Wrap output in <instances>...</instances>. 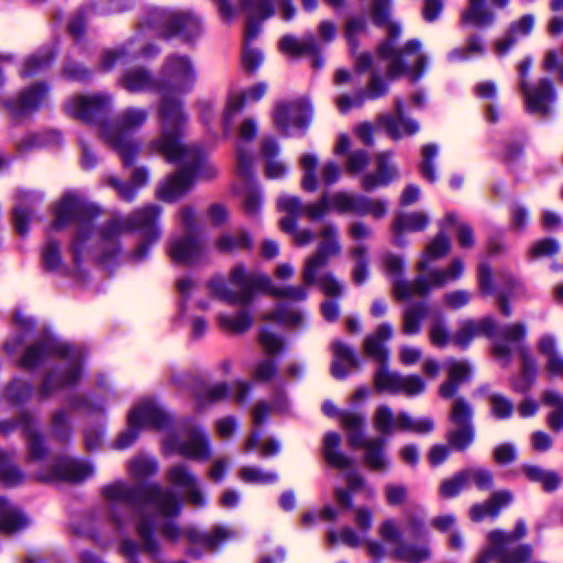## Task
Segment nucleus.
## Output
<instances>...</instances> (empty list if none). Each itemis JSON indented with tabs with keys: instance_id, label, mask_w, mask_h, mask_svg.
<instances>
[{
	"instance_id": "f257e3e1",
	"label": "nucleus",
	"mask_w": 563,
	"mask_h": 563,
	"mask_svg": "<svg viewBox=\"0 0 563 563\" xmlns=\"http://www.w3.org/2000/svg\"><path fill=\"white\" fill-rule=\"evenodd\" d=\"M107 500L120 504L139 512L136 530L145 552L156 555L159 544L154 537L155 518L148 512L155 510L161 517H174L180 506L177 496L158 485L131 487L122 482L112 483L103 488Z\"/></svg>"
},
{
	"instance_id": "f03ea898",
	"label": "nucleus",
	"mask_w": 563,
	"mask_h": 563,
	"mask_svg": "<svg viewBox=\"0 0 563 563\" xmlns=\"http://www.w3.org/2000/svg\"><path fill=\"white\" fill-rule=\"evenodd\" d=\"M307 286L276 287L264 274L250 272L243 264L234 265L229 272L228 279L217 275L209 279L208 289L219 300L230 305L244 306L252 300L253 292L261 289L277 298L301 301L307 298Z\"/></svg>"
},
{
	"instance_id": "7ed1b4c3",
	"label": "nucleus",
	"mask_w": 563,
	"mask_h": 563,
	"mask_svg": "<svg viewBox=\"0 0 563 563\" xmlns=\"http://www.w3.org/2000/svg\"><path fill=\"white\" fill-rule=\"evenodd\" d=\"M162 79L159 80V119L162 130L164 129V109L168 108L177 119L174 126H185L186 117L181 111L179 96L188 92L195 85L197 71L192 60L187 55L173 54L166 57L161 68Z\"/></svg>"
},
{
	"instance_id": "20e7f679",
	"label": "nucleus",
	"mask_w": 563,
	"mask_h": 563,
	"mask_svg": "<svg viewBox=\"0 0 563 563\" xmlns=\"http://www.w3.org/2000/svg\"><path fill=\"white\" fill-rule=\"evenodd\" d=\"M176 119L177 113L174 115L165 107L164 129L161 136L151 143L150 148L164 155L170 163L184 165L194 180L196 178L213 179L218 175L217 167L203 158L197 147L186 146L180 142L184 126H174V120Z\"/></svg>"
},
{
	"instance_id": "39448f33",
	"label": "nucleus",
	"mask_w": 563,
	"mask_h": 563,
	"mask_svg": "<svg viewBox=\"0 0 563 563\" xmlns=\"http://www.w3.org/2000/svg\"><path fill=\"white\" fill-rule=\"evenodd\" d=\"M384 267L393 279L394 294L398 300L426 296L432 288H441L448 283L459 279L464 272L463 261L455 258L445 269H434L428 275H420L413 282H407L401 279L404 261L395 254L385 255Z\"/></svg>"
},
{
	"instance_id": "423d86ee",
	"label": "nucleus",
	"mask_w": 563,
	"mask_h": 563,
	"mask_svg": "<svg viewBox=\"0 0 563 563\" xmlns=\"http://www.w3.org/2000/svg\"><path fill=\"white\" fill-rule=\"evenodd\" d=\"M161 213L158 207L148 206L136 210L132 217L125 219L114 218L106 223L100 231V240L104 246L110 245L112 252L118 251L117 240L130 230H142L144 241L137 245L132 254L134 261H141L148 250L150 243L158 239V230L155 227Z\"/></svg>"
},
{
	"instance_id": "0eeeda50",
	"label": "nucleus",
	"mask_w": 563,
	"mask_h": 563,
	"mask_svg": "<svg viewBox=\"0 0 563 563\" xmlns=\"http://www.w3.org/2000/svg\"><path fill=\"white\" fill-rule=\"evenodd\" d=\"M240 5L247 12L242 64L247 71H253L260 66L263 57L258 51L250 47L249 43L258 35L261 22L274 14L275 5L280 7L283 18L286 21L295 16L296 9L291 0H240Z\"/></svg>"
},
{
	"instance_id": "6e6552de",
	"label": "nucleus",
	"mask_w": 563,
	"mask_h": 563,
	"mask_svg": "<svg viewBox=\"0 0 563 563\" xmlns=\"http://www.w3.org/2000/svg\"><path fill=\"white\" fill-rule=\"evenodd\" d=\"M148 111L141 107H128L120 111L112 123L102 128V137L118 152L125 165L133 163L139 146L131 134L145 124Z\"/></svg>"
},
{
	"instance_id": "1a4fd4ad",
	"label": "nucleus",
	"mask_w": 563,
	"mask_h": 563,
	"mask_svg": "<svg viewBox=\"0 0 563 563\" xmlns=\"http://www.w3.org/2000/svg\"><path fill=\"white\" fill-rule=\"evenodd\" d=\"M398 37H388L378 47L379 56L388 62L387 76L390 79L408 75L417 80L426 66L427 58L420 52L421 43L416 40L407 42L401 49L395 48Z\"/></svg>"
},
{
	"instance_id": "9d476101",
	"label": "nucleus",
	"mask_w": 563,
	"mask_h": 563,
	"mask_svg": "<svg viewBox=\"0 0 563 563\" xmlns=\"http://www.w3.org/2000/svg\"><path fill=\"white\" fill-rule=\"evenodd\" d=\"M341 422L349 432V443L353 449L365 450L364 462L372 471L384 472L389 467L385 453L386 440L384 438L366 439L363 433L365 418L354 412H343Z\"/></svg>"
},
{
	"instance_id": "9b49d317",
	"label": "nucleus",
	"mask_w": 563,
	"mask_h": 563,
	"mask_svg": "<svg viewBox=\"0 0 563 563\" xmlns=\"http://www.w3.org/2000/svg\"><path fill=\"white\" fill-rule=\"evenodd\" d=\"M526 533L527 528L522 521L516 525L511 533H505L500 530L490 531L487 536L488 545L476 563H489L490 558L498 559L499 563H523L529 561L532 556V548L528 544L520 545L511 552L507 551L510 543L522 539Z\"/></svg>"
},
{
	"instance_id": "f8f14e48",
	"label": "nucleus",
	"mask_w": 563,
	"mask_h": 563,
	"mask_svg": "<svg viewBox=\"0 0 563 563\" xmlns=\"http://www.w3.org/2000/svg\"><path fill=\"white\" fill-rule=\"evenodd\" d=\"M162 534L170 541L186 537L189 542L188 553L195 558H200L207 552L217 551L224 542L235 536L234 531L225 527L219 526L205 533L191 527L180 529L173 521H167L162 526Z\"/></svg>"
},
{
	"instance_id": "ddd939ff",
	"label": "nucleus",
	"mask_w": 563,
	"mask_h": 563,
	"mask_svg": "<svg viewBox=\"0 0 563 563\" xmlns=\"http://www.w3.org/2000/svg\"><path fill=\"white\" fill-rule=\"evenodd\" d=\"M54 352L59 354L60 356L71 357L70 366L63 378L57 377L55 374H51L43 385V393L48 394L49 389L53 387H63L67 385H71L75 383L80 376V369L76 362V356L71 354V349L66 343H53L47 341L42 344H36L30 346L24 354L21 364L24 367L31 368L35 366L48 352Z\"/></svg>"
},
{
	"instance_id": "4468645a",
	"label": "nucleus",
	"mask_w": 563,
	"mask_h": 563,
	"mask_svg": "<svg viewBox=\"0 0 563 563\" xmlns=\"http://www.w3.org/2000/svg\"><path fill=\"white\" fill-rule=\"evenodd\" d=\"M318 236L317 251L307 258L302 271V280L306 285L317 283V272L327 265L329 258L340 255L342 251L339 230L333 223H325L319 231Z\"/></svg>"
},
{
	"instance_id": "2eb2a0df",
	"label": "nucleus",
	"mask_w": 563,
	"mask_h": 563,
	"mask_svg": "<svg viewBox=\"0 0 563 563\" xmlns=\"http://www.w3.org/2000/svg\"><path fill=\"white\" fill-rule=\"evenodd\" d=\"M144 23L162 33H178L186 38L197 36L201 31L200 19L189 11L170 13L157 9L150 12Z\"/></svg>"
},
{
	"instance_id": "dca6fc26",
	"label": "nucleus",
	"mask_w": 563,
	"mask_h": 563,
	"mask_svg": "<svg viewBox=\"0 0 563 563\" xmlns=\"http://www.w3.org/2000/svg\"><path fill=\"white\" fill-rule=\"evenodd\" d=\"M168 416L155 404L147 401L135 407L129 416V429L117 440V448L125 449L137 438L139 430L146 427L163 428Z\"/></svg>"
},
{
	"instance_id": "f3484780",
	"label": "nucleus",
	"mask_w": 563,
	"mask_h": 563,
	"mask_svg": "<svg viewBox=\"0 0 563 563\" xmlns=\"http://www.w3.org/2000/svg\"><path fill=\"white\" fill-rule=\"evenodd\" d=\"M96 213L95 207L88 205L82 199L74 196L67 195L62 201L57 205L55 209V227L59 228L68 222L78 221L84 224L86 220H89ZM85 228H80L75 240L74 251H79V245L86 239Z\"/></svg>"
},
{
	"instance_id": "a211bd4d",
	"label": "nucleus",
	"mask_w": 563,
	"mask_h": 563,
	"mask_svg": "<svg viewBox=\"0 0 563 563\" xmlns=\"http://www.w3.org/2000/svg\"><path fill=\"white\" fill-rule=\"evenodd\" d=\"M532 65L531 58L522 60L518 70L520 74V85L526 98V104L530 112L547 114L549 112V102L553 99V88L548 79H542L534 88H528L526 77Z\"/></svg>"
},
{
	"instance_id": "6ab92c4d",
	"label": "nucleus",
	"mask_w": 563,
	"mask_h": 563,
	"mask_svg": "<svg viewBox=\"0 0 563 563\" xmlns=\"http://www.w3.org/2000/svg\"><path fill=\"white\" fill-rule=\"evenodd\" d=\"M163 450L165 454L178 453L196 461H206L210 456L207 439L198 429L190 430L187 440L183 442L173 434L167 435L163 441Z\"/></svg>"
},
{
	"instance_id": "aec40b11",
	"label": "nucleus",
	"mask_w": 563,
	"mask_h": 563,
	"mask_svg": "<svg viewBox=\"0 0 563 563\" xmlns=\"http://www.w3.org/2000/svg\"><path fill=\"white\" fill-rule=\"evenodd\" d=\"M278 209L295 218L306 214L314 221L324 217L330 208V201L327 196H322L318 201L303 206L301 200L295 196L283 195L277 201Z\"/></svg>"
},
{
	"instance_id": "412c9836",
	"label": "nucleus",
	"mask_w": 563,
	"mask_h": 563,
	"mask_svg": "<svg viewBox=\"0 0 563 563\" xmlns=\"http://www.w3.org/2000/svg\"><path fill=\"white\" fill-rule=\"evenodd\" d=\"M308 110L303 101L279 103L274 114L275 124L286 134L294 128L301 129L307 122Z\"/></svg>"
},
{
	"instance_id": "4be33fe9",
	"label": "nucleus",
	"mask_w": 563,
	"mask_h": 563,
	"mask_svg": "<svg viewBox=\"0 0 563 563\" xmlns=\"http://www.w3.org/2000/svg\"><path fill=\"white\" fill-rule=\"evenodd\" d=\"M167 479L176 487L184 490L187 500L196 507L205 504L202 493L198 487L196 476L184 464H176L167 472Z\"/></svg>"
},
{
	"instance_id": "5701e85b",
	"label": "nucleus",
	"mask_w": 563,
	"mask_h": 563,
	"mask_svg": "<svg viewBox=\"0 0 563 563\" xmlns=\"http://www.w3.org/2000/svg\"><path fill=\"white\" fill-rule=\"evenodd\" d=\"M194 186V178L184 165L175 174L169 176L157 189V197L167 202H173L184 197Z\"/></svg>"
},
{
	"instance_id": "b1692460",
	"label": "nucleus",
	"mask_w": 563,
	"mask_h": 563,
	"mask_svg": "<svg viewBox=\"0 0 563 563\" xmlns=\"http://www.w3.org/2000/svg\"><path fill=\"white\" fill-rule=\"evenodd\" d=\"M111 102V98L106 95L79 96L74 98L67 104V111L77 118L91 120L103 111Z\"/></svg>"
},
{
	"instance_id": "393cba45",
	"label": "nucleus",
	"mask_w": 563,
	"mask_h": 563,
	"mask_svg": "<svg viewBox=\"0 0 563 563\" xmlns=\"http://www.w3.org/2000/svg\"><path fill=\"white\" fill-rule=\"evenodd\" d=\"M120 86L129 92L154 91L159 93V80L143 67L128 69L120 79Z\"/></svg>"
},
{
	"instance_id": "a878e982",
	"label": "nucleus",
	"mask_w": 563,
	"mask_h": 563,
	"mask_svg": "<svg viewBox=\"0 0 563 563\" xmlns=\"http://www.w3.org/2000/svg\"><path fill=\"white\" fill-rule=\"evenodd\" d=\"M47 97V88L43 84H35L24 89L16 100L8 107L14 115H22L37 109Z\"/></svg>"
},
{
	"instance_id": "bb28decb",
	"label": "nucleus",
	"mask_w": 563,
	"mask_h": 563,
	"mask_svg": "<svg viewBox=\"0 0 563 563\" xmlns=\"http://www.w3.org/2000/svg\"><path fill=\"white\" fill-rule=\"evenodd\" d=\"M205 252L203 243L192 236L176 239L169 247V255L174 262L191 264Z\"/></svg>"
},
{
	"instance_id": "cd10ccee",
	"label": "nucleus",
	"mask_w": 563,
	"mask_h": 563,
	"mask_svg": "<svg viewBox=\"0 0 563 563\" xmlns=\"http://www.w3.org/2000/svg\"><path fill=\"white\" fill-rule=\"evenodd\" d=\"M332 353L331 374L338 379L346 377L351 369L357 368L360 365L352 349L342 341H334L332 343Z\"/></svg>"
},
{
	"instance_id": "c85d7f7f",
	"label": "nucleus",
	"mask_w": 563,
	"mask_h": 563,
	"mask_svg": "<svg viewBox=\"0 0 563 563\" xmlns=\"http://www.w3.org/2000/svg\"><path fill=\"white\" fill-rule=\"evenodd\" d=\"M266 92L265 84H257L241 95H231L228 99L227 108L223 114V126L229 130L234 115L241 111L244 103L255 102L263 98Z\"/></svg>"
},
{
	"instance_id": "c756f323",
	"label": "nucleus",
	"mask_w": 563,
	"mask_h": 563,
	"mask_svg": "<svg viewBox=\"0 0 563 563\" xmlns=\"http://www.w3.org/2000/svg\"><path fill=\"white\" fill-rule=\"evenodd\" d=\"M396 118L384 115L378 119V124L384 126L387 133L399 139L404 135H410L419 130L417 122L406 119L402 114V102L397 99L395 104Z\"/></svg>"
},
{
	"instance_id": "7c9ffc66",
	"label": "nucleus",
	"mask_w": 563,
	"mask_h": 563,
	"mask_svg": "<svg viewBox=\"0 0 563 563\" xmlns=\"http://www.w3.org/2000/svg\"><path fill=\"white\" fill-rule=\"evenodd\" d=\"M397 177V168L393 164L390 154L387 152L377 155V173L367 174L362 179V186L371 191L378 186H385Z\"/></svg>"
},
{
	"instance_id": "2f4dec72",
	"label": "nucleus",
	"mask_w": 563,
	"mask_h": 563,
	"mask_svg": "<svg viewBox=\"0 0 563 563\" xmlns=\"http://www.w3.org/2000/svg\"><path fill=\"white\" fill-rule=\"evenodd\" d=\"M393 335V327L388 323H382L376 331L364 340V351L367 355L376 360L379 364L387 363L388 351L384 343Z\"/></svg>"
},
{
	"instance_id": "473e14b6",
	"label": "nucleus",
	"mask_w": 563,
	"mask_h": 563,
	"mask_svg": "<svg viewBox=\"0 0 563 563\" xmlns=\"http://www.w3.org/2000/svg\"><path fill=\"white\" fill-rule=\"evenodd\" d=\"M93 470L90 465L74 461V460H63L59 462L49 475L41 476L42 479H66L73 482H79L92 474Z\"/></svg>"
},
{
	"instance_id": "72a5a7b5",
	"label": "nucleus",
	"mask_w": 563,
	"mask_h": 563,
	"mask_svg": "<svg viewBox=\"0 0 563 563\" xmlns=\"http://www.w3.org/2000/svg\"><path fill=\"white\" fill-rule=\"evenodd\" d=\"M512 500V494L509 490H497L484 504L474 505L470 510V516L474 521H481L486 517H497L500 509L509 505Z\"/></svg>"
},
{
	"instance_id": "f704fd0d",
	"label": "nucleus",
	"mask_w": 563,
	"mask_h": 563,
	"mask_svg": "<svg viewBox=\"0 0 563 563\" xmlns=\"http://www.w3.org/2000/svg\"><path fill=\"white\" fill-rule=\"evenodd\" d=\"M495 328V321L490 318H485L478 322L467 321L454 334L453 342L457 346L466 349L475 336L479 334L490 335Z\"/></svg>"
},
{
	"instance_id": "c9c22d12",
	"label": "nucleus",
	"mask_w": 563,
	"mask_h": 563,
	"mask_svg": "<svg viewBox=\"0 0 563 563\" xmlns=\"http://www.w3.org/2000/svg\"><path fill=\"white\" fill-rule=\"evenodd\" d=\"M462 22L477 27L494 24L495 13L487 8L486 0H468V7L462 13Z\"/></svg>"
},
{
	"instance_id": "e433bc0d",
	"label": "nucleus",
	"mask_w": 563,
	"mask_h": 563,
	"mask_svg": "<svg viewBox=\"0 0 563 563\" xmlns=\"http://www.w3.org/2000/svg\"><path fill=\"white\" fill-rule=\"evenodd\" d=\"M27 525L22 511L5 498L0 497V531L13 533Z\"/></svg>"
},
{
	"instance_id": "4c0bfd02",
	"label": "nucleus",
	"mask_w": 563,
	"mask_h": 563,
	"mask_svg": "<svg viewBox=\"0 0 563 563\" xmlns=\"http://www.w3.org/2000/svg\"><path fill=\"white\" fill-rule=\"evenodd\" d=\"M542 402L550 411L547 416V423L554 432L563 430V395L554 389H548L542 393Z\"/></svg>"
},
{
	"instance_id": "58836bf2",
	"label": "nucleus",
	"mask_w": 563,
	"mask_h": 563,
	"mask_svg": "<svg viewBox=\"0 0 563 563\" xmlns=\"http://www.w3.org/2000/svg\"><path fill=\"white\" fill-rule=\"evenodd\" d=\"M278 47L282 53L291 57L314 56L319 53V46L312 36L299 41L292 35H285L279 40Z\"/></svg>"
},
{
	"instance_id": "ea45409f",
	"label": "nucleus",
	"mask_w": 563,
	"mask_h": 563,
	"mask_svg": "<svg viewBox=\"0 0 563 563\" xmlns=\"http://www.w3.org/2000/svg\"><path fill=\"white\" fill-rule=\"evenodd\" d=\"M340 444L341 437L335 432H328L323 438V456L331 466L346 470L353 461L339 450Z\"/></svg>"
},
{
	"instance_id": "a19ab883",
	"label": "nucleus",
	"mask_w": 563,
	"mask_h": 563,
	"mask_svg": "<svg viewBox=\"0 0 563 563\" xmlns=\"http://www.w3.org/2000/svg\"><path fill=\"white\" fill-rule=\"evenodd\" d=\"M470 372L471 367L467 363L452 361L448 366L449 378L440 386V395L443 398H450L454 396L460 387V384L466 378Z\"/></svg>"
},
{
	"instance_id": "79ce46f5",
	"label": "nucleus",
	"mask_w": 563,
	"mask_h": 563,
	"mask_svg": "<svg viewBox=\"0 0 563 563\" xmlns=\"http://www.w3.org/2000/svg\"><path fill=\"white\" fill-rule=\"evenodd\" d=\"M534 25L532 15H525L517 22L512 23L503 40L496 42V52L498 55H505L508 49L516 43L518 36L527 35Z\"/></svg>"
},
{
	"instance_id": "37998d69",
	"label": "nucleus",
	"mask_w": 563,
	"mask_h": 563,
	"mask_svg": "<svg viewBox=\"0 0 563 563\" xmlns=\"http://www.w3.org/2000/svg\"><path fill=\"white\" fill-rule=\"evenodd\" d=\"M429 223V217L424 212H411L399 214L395 219L393 230L396 234V242L399 243V236L404 233L423 230Z\"/></svg>"
},
{
	"instance_id": "c03bdc74",
	"label": "nucleus",
	"mask_w": 563,
	"mask_h": 563,
	"mask_svg": "<svg viewBox=\"0 0 563 563\" xmlns=\"http://www.w3.org/2000/svg\"><path fill=\"white\" fill-rule=\"evenodd\" d=\"M278 151V145L274 140H264L262 153L266 158L265 175L271 179L284 176L287 169L286 166L277 158Z\"/></svg>"
},
{
	"instance_id": "a18cd8bd",
	"label": "nucleus",
	"mask_w": 563,
	"mask_h": 563,
	"mask_svg": "<svg viewBox=\"0 0 563 563\" xmlns=\"http://www.w3.org/2000/svg\"><path fill=\"white\" fill-rule=\"evenodd\" d=\"M391 10L390 0H374L371 14L375 24L387 27L388 37H399V25L389 21Z\"/></svg>"
},
{
	"instance_id": "49530a36",
	"label": "nucleus",
	"mask_w": 563,
	"mask_h": 563,
	"mask_svg": "<svg viewBox=\"0 0 563 563\" xmlns=\"http://www.w3.org/2000/svg\"><path fill=\"white\" fill-rule=\"evenodd\" d=\"M393 556L405 563H423L431 558V551L426 544L405 543L395 547Z\"/></svg>"
},
{
	"instance_id": "de8ad7c7",
	"label": "nucleus",
	"mask_w": 563,
	"mask_h": 563,
	"mask_svg": "<svg viewBox=\"0 0 563 563\" xmlns=\"http://www.w3.org/2000/svg\"><path fill=\"white\" fill-rule=\"evenodd\" d=\"M399 420L400 413L395 416L390 407L382 405L375 410L373 426L380 434L389 435L395 431H400Z\"/></svg>"
},
{
	"instance_id": "09e8293b",
	"label": "nucleus",
	"mask_w": 563,
	"mask_h": 563,
	"mask_svg": "<svg viewBox=\"0 0 563 563\" xmlns=\"http://www.w3.org/2000/svg\"><path fill=\"white\" fill-rule=\"evenodd\" d=\"M451 247L450 240L441 232L431 241L424 251L422 258L418 263V271L424 272L429 262L441 258L448 254Z\"/></svg>"
},
{
	"instance_id": "8fccbe9b",
	"label": "nucleus",
	"mask_w": 563,
	"mask_h": 563,
	"mask_svg": "<svg viewBox=\"0 0 563 563\" xmlns=\"http://www.w3.org/2000/svg\"><path fill=\"white\" fill-rule=\"evenodd\" d=\"M401 376L399 373L390 371L387 363L379 364L374 375L375 387L378 391L399 394Z\"/></svg>"
},
{
	"instance_id": "3c124183",
	"label": "nucleus",
	"mask_w": 563,
	"mask_h": 563,
	"mask_svg": "<svg viewBox=\"0 0 563 563\" xmlns=\"http://www.w3.org/2000/svg\"><path fill=\"white\" fill-rule=\"evenodd\" d=\"M218 323L220 328L228 332L241 333L251 327L252 318L246 310H240L234 316L220 313L218 316Z\"/></svg>"
},
{
	"instance_id": "603ef678",
	"label": "nucleus",
	"mask_w": 563,
	"mask_h": 563,
	"mask_svg": "<svg viewBox=\"0 0 563 563\" xmlns=\"http://www.w3.org/2000/svg\"><path fill=\"white\" fill-rule=\"evenodd\" d=\"M20 423L22 424L29 445V454L33 460H38L45 453V448L43 446L42 440L35 432L33 428V418L29 413H23L20 418Z\"/></svg>"
},
{
	"instance_id": "864d4df0",
	"label": "nucleus",
	"mask_w": 563,
	"mask_h": 563,
	"mask_svg": "<svg viewBox=\"0 0 563 563\" xmlns=\"http://www.w3.org/2000/svg\"><path fill=\"white\" fill-rule=\"evenodd\" d=\"M521 378L514 383V388L520 393L528 390L537 372V362L526 350L520 351Z\"/></svg>"
},
{
	"instance_id": "5fc2aeb1",
	"label": "nucleus",
	"mask_w": 563,
	"mask_h": 563,
	"mask_svg": "<svg viewBox=\"0 0 563 563\" xmlns=\"http://www.w3.org/2000/svg\"><path fill=\"white\" fill-rule=\"evenodd\" d=\"M473 408L470 402L463 398L457 397L451 405L449 420L453 427L473 426Z\"/></svg>"
},
{
	"instance_id": "6e6d98bb",
	"label": "nucleus",
	"mask_w": 563,
	"mask_h": 563,
	"mask_svg": "<svg viewBox=\"0 0 563 563\" xmlns=\"http://www.w3.org/2000/svg\"><path fill=\"white\" fill-rule=\"evenodd\" d=\"M522 472L530 481L541 483L545 490H553L560 485V477L555 473L540 466L527 464L522 466Z\"/></svg>"
},
{
	"instance_id": "4d7b16f0",
	"label": "nucleus",
	"mask_w": 563,
	"mask_h": 563,
	"mask_svg": "<svg viewBox=\"0 0 563 563\" xmlns=\"http://www.w3.org/2000/svg\"><path fill=\"white\" fill-rule=\"evenodd\" d=\"M475 431L473 426L453 427L446 433V441L451 448L457 451L466 450L474 441Z\"/></svg>"
},
{
	"instance_id": "13d9d810",
	"label": "nucleus",
	"mask_w": 563,
	"mask_h": 563,
	"mask_svg": "<svg viewBox=\"0 0 563 563\" xmlns=\"http://www.w3.org/2000/svg\"><path fill=\"white\" fill-rule=\"evenodd\" d=\"M147 180V173L143 168H137L132 175V185L120 184L119 180L110 178L109 183L118 190L120 197L124 200H132L135 196L136 188L143 186Z\"/></svg>"
},
{
	"instance_id": "bf43d9fd",
	"label": "nucleus",
	"mask_w": 563,
	"mask_h": 563,
	"mask_svg": "<svg viewBox=\"0 0 563 563\" xmlns=\"http://www.w3.org/2000/svg\"><path fill=\"white\" fill-rule=\"evenodd\" d=\"M251 245V238L246 232L238 234H223L216 241V247L220 252H233L247 249Z\"/></svg>"
},
{
	"instance_id": "052dcab7",
	"label": "nucleus",
	"mask_w": 563,
	"mask_h": 563,
	"mask_svg": "<svg viewBox=\"0 0 563 563\" xmlns=\"http://www.w3.org/2000/svg\"><path fill=\"white\" fill-rule=\"evenodd\" d=\"M346 483L349 486V490H345L343 488H336L335 498L340 506L344 508H351L352 500L350 492H357L358 489L365 487V483L362 476H360L358 473L356 472H350L346 474Z\"/></svg>"
},
{
	"instance_id": "680f3d73",
	"label": "nucleus",
	"mask_w": 563,
	"mask_h": 563,
	"mask_svg": "<svg viewBox=\"0 0 563 563\" xmlns=\"http://www.w3.org/2000/svg\"><path fill=\"white\" fill-rule=\"evenodd\" d=\"M398 426H400V431H412L419 434H427L433 430L434 422L429 417L413 419L408 413L400 412Z\"/></svg>"
},
{
	"instance_id": "e2e57ef3",
	"label": "nucleus",
	"mask_w": 563,
	"mask_h": 563,
	"mask_svg": "<svg viewBox=\"0 0 563 563\" xmlns=\"http://www.w3.org/2000/svg\"><path fill=\"white\" fill-rule=\"evenodd\" d=\"M427 309L423 305L409 307L404 312L402 332L412 335L419 332L420 322L424 318Z\"/></svg>"
},
{
	"instance_id": "0e129e2a",
	"label": "nucleus",
	"mask_w": 563,
	"mask_h": 563,
	"mask_svg": "<svg viewBox=\"0 0 563 563\" xmlns=\"http://www.w3.org/2000/svg\"><path fill=\"white\" fill-rule=\"evenodd\" d=\"M297 219L290 214L284 217L279 224L283 231L289 232L292 234L294 242L298 246L307 245L313 240V233L310 230H297Z\"/></svg>"
},
{
	"instance_id": "69168bd1",
	"label": "nucleus",
	"mask_w": 563,
	"mask_h": 563,
	"mask_svg": "<svg viewBox=\"0 0 563 563\" xmlns=\"http://www.w3.org/2000/svg\"><path fill=\"white\" fill-rule=\"evenodd\" d=\"M468 485L467 473L465 470L456 473L453 477L442 482L440 486V495L443 498H452L456 496Z\"/></svg>"
},
{
	"instance_id": "338daca9",
	"label": "nucleus",
	"mask_w": 563,
	"mask_h": 563,
	"mask_svg": "<svg viewBox=\"0 0 563 563\" xmlns=\"http://www.w3.org/2000/svg\"><path fill=\"white\" fill-rule=\"evenodd\" d=\"M465 473H467L468 484L473 482L479 490H489L494 487V474L490 470L470 467L465 468Z\"/></svg>"
},
{
	"instance_id": "774afa93",
	"label": "nucleus",
	"mask_w": 563,
	"mask_h": 563,
	"mask_svg": "<svg viewBox=\"0 0 563 563\" xmlns=\"http://www.w3.org/2000/svg\"><path fill=\"white\" fill-rule=\"evenodd\" d=\"M129 470L134 477L144 478L156 472L157 463L148 456L139 455L130 462Z\"/></svg>"
}]
</instances>
